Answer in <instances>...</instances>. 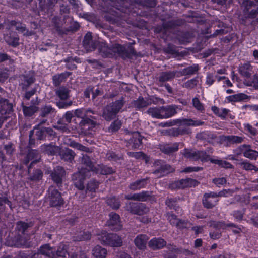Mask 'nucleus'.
<instances>
[{
    "mask_svg": "<svg viewBox=\"0 0 258 258\" xmlns=\"http://www.w3.org/2000/svg\"><path fill=\"white\" fill-rule=\"evenodd\" d=\"M127 3V0H117L115 7L117 11L110 9L105 14V20L117 26L120 25L122 21L135 25L134 18L137 16V12L131 9Z\"/></svg>",
    "mask_w": 258,
    "mask_h": 258,
    "instance_id": "1",
    "label": "nucleus"
},
{
    "mask_svg": "<svg viewBox=\"0 0 258 258\" xmlns=\"http://www.w3.org/2000/svg\"><path fill=\"white\" fill-rule=\"evenodd\" d=\"M98 49L99 53L105 58H112L114 55L117 54L124 59L131 58L132 56L136 55V51L131 43L129 44L127 48L118 43H115L109 47L107 43L101 42L99 43Z\"/></svg>",
    "mask_w": 258,
    "mask_h": 258,
    "instance_id": "2",
    "label": "nucleus"
},
{
    "mask_svg": "<svg viewBox=\"0 0 258 258\" xmlns=\"http://www.w3.org/2000/svg\"><path fill=\"white\" fill-rule=\"evenodd\" d=\"M124 103L125 102L123 97H121L118 100L108 103L103 109L102 117L107 121H110L114 119L123 106Z\"/></svg>",
    "mask_w": 258,
    "mask_h": 258,
    "instance_id": "3",
    "label": "nucleus"
},
{
    "mask_svg": "<svg viewBox=\"0 0 258 258\" xmlns=\"http://www.w3.org/2000/svg\"><path fill=\"white\" fill-rule=\"evenodd\" d=\"M124 103L125 102L123 97H121L118 100L108 103L103 109L102 117L107 121H110L114 119L123 106Z\"/></svg>",
    "mask_w": 258,
    "mask_h": 258,
    "instance_id": "4",
    "label": "nucleus"
},
{
    "mask_svg": "<svg viewBox=\"0 0 258 258\" xmlns=\"http://www.w3.org/2000/svg\"><path fill=\"white\" fill-rule=\"evenodd\" d=\"M98 236V240L104 245L118 247L122 245V238L117 234L108 233L105 230H102Z\"/></svg>",
    "mask_w": 258,
    "mask_h": 258,
    "instance_id": "5",
    "label": "nucleus"
},
{
    "mask_svg": "<svg viewBox=\"0 0 258 258\" xmlns=\"http://www.w3.org/2000/svg\"><path fill=\"white\" fill-rule=\"evenodd\" d=\"M225 190L219 192L209 191L203 195L202 204L204 208L210 209L214 208L219 201L218 198L224 196Z\"/></svg>",
    "mask_w": 258,
    "mask_h": 258,
    "instance_id": "6",
    "label": "nucleus"
},
{
    "mask_svg": "<svg viewBox=\"0 0 258 258\" xmlns=\"http://www.w3.org/2000/svg\"><path fill=\"white\" fill-rule=\"evenodd\" d=\"M39 116L37 119L38 125L45 124L55 113V109L50 104H45L38 107Z\"/></svg>",
    "mask_w": 258,
    "mask_h": 258,
    "instance_id": "7",
    "label": "nucleus"
},
{
    "mask_svg": "<svg viewBox=\"0 0 258 258\" xmlns=\"http://www.w3.org/2000/svg\"><path fill=\"white\" fill-rule=\"evenodd\" d=\"M186 159L197 161L207 162L210 160V155L205 151H195L192 149L185 148L182 153Z\"/></svg>",
    "mask_w": 258,
    "mask_h": 258,
    "instance_id": "8",
    "label": "nucleus"
},
{
    "mask_svg": "<svg viewBox=\"0 0 258 258\" xmlns=\"http://www.w3.org/2000/svg\"><path fill=\"white\" fill-rule=\"evenodd\" d=\"M127 4L131 9H134L137 15L134 18L135 21H139L142 11L137 7V5L146 6L149 8H154L157 5L156 0H127Z\"/></svg>",
    "mask_w": 258,
    "mask_h": 258,
    "instance_id": "9",
    "label": "nucleus"
},
{
    "mask_svg": "<svg viewBox=\"0 0 258 258\" xmlns=\"http://www.w3.org/2000/svg\"><path fill=\"white\" fill-rule=\"evenodd\" d=\"M41 125H37V126L35 127L34 130L35 137L36 138L37 141L41 140H53L55 136V132L51 127H40Z\"/></svg>",
    "mask_w": 258,
    "mask_h": 258,
    "instance_id": "10",
    "label": "nucleus"
},
{
    "mask_svg": "<svg viewBox=\"0 0 258 258\" xmlns=\"http://www.w3.org/2000/svg\"><path fill=\"white\" fill-rule=\"evenodd\" d=\"M89 175L87 168H81L78 172L75 173L72 176V181L75 186L79 190H84V182Z\"/></svg>",
    "mask_w": 258,
    "mask_h": 258,
    "instance_id": "11",
    "label": "nucleus"
},
{
    "mask_svg": "<svg viewBox=\"0 0 258 258\" xmlns=\"http://www.w3.org/2000/svg\"><path fill=\"white\" fill-rule=\"evenodd\" d=\"M13 112V104L9 102V100L5 98L0 99V122L3 123L5 120L10 117Z\"/></svg>",
    "mask_w": 258,
    "mask_h": 258,
    "instance_id": "12",
    "label": "nucleus"
},
{
    "mask_svg": "<svg viewBox=\"0 0 258 258\" xmlns=\"http://www.w3.org/2000/svg\"><path fill=\"white\" fill-rule=\"evenodd\" d=\"M109 219L106 221V225L112 231H118L122 229L123 225L119 215L111 212L109 215Z\"/></svg>",
    "mask_w": 258,
    "mask_h": 258,
    "instance_id": "13",
    "label": "nucleus"
},
{
    "mask_svg": "<svg viewBox=\"0 0 258 258\" xmlns=\"http://www.w3.org/2000/svg\"><path fill=\"white\" fill-rule=\"evenodd\" d=\"M49 190L48 201L50 206L57 208L62 207L64 204V201L61 193L56 189H49Z\"/></svg>",
    "mask_w": 258,
    "mask_h": 258,
    "instance_id": "14",
    "label": "nucleus"
},
{
    "mask_svg": "<svg viewBox=\"0 0 258 258\" xmlns=\"http://www.w3.org/2000/svg\"><path fill=\"white\" fill-rule=\"evenodd\" d=\"M155 166L159 167L155 169L153 173L159 177H163L165 175L172 173L174 171V169L169 164H166L163 160L160 159L156 160L154 163Z\"/></svg>",
    "mask_w": 258,
    "mask_h": 258,
    "instance_id": "15",
    "label": "nucleus"
},
{
    "mask_svg": "<svg viewBox=\"0 0 258 258\" xmlns=\"http://www.w3.org/2000/svg\"><path fill=\"white\" fill-rule=\"evenodd\" d=\"M242 137L235 135H220L218 138V142L225 147H230L232 144L241 143L243 142Z\"/></svg>",
    "mask_w": 258,
    "mask_h": 258,
    "instance_id": "16",
    "label": "nucleus"
},
{
    "mask_svg": "<svg viewBox=\"0 0 258 258\" xmlns=\"http://www.w3.org/2000/svg\"><path fill=\"white\" fill-rule=\"evenodd\" d=\"M126 208L131 213L138 215H143L149 211L145 204L141 203L130 202Z\"/></svg>",
    "mask_w": 258,
    "mask_h": 258,
    "instance_id": "17",
    "label": "nucleus"
},
{
    "mask_svg": "<svg viewBox=\"0 0 258 258\" xmlns=\"http://www.w3.org/2000/svg\"><path fill=\"white\" fill-rule=\"evenodd\" d=\"M197 181L191 178L182 179L175 181L170 185L171 189H184L187 187L196 186Z\"/></svg>",
    "mask_w": 258,
    "mask_h": 258,
    "instance_id": "18",
    "label": "nucleus"
},
{
    "mask_svg": "<svg viewBox=\"0 0 258 258\" xmlns=\"http://www.w3.org/2000/svg\"><path fill=\"white\" fill-rule=\"evenodd\" d=\"M66 175L64 169L60 166L55 167L50 173L52 180L58 187L62 186V179Z\"/></svg>",
    "mask_w": 258,
    "mask_h": 258,
    "instance_id": "19",
    "label": "nucleus"
},
{
    "mask_svg": "<svg viewBox=\"0 0 258 258\" xmlns=\"http://www.w3.org/2000/svg\"><path fill=\"white\" fill-rule=\"evenodd\" d=\"M152 196L151 192L148 190H143L139 193L126 195L125 199L135 200L140 202H146L151 200Z\"/></svg>",
    "mask_w": 258,
    "mask_h": 258,
    "instance_id": "20",
    "label": "nucleus"
},
{
    "mask_svg": "<svg viewBox=\"0 0 258 258\" xmlns=\"http://www.w3.org/2000/svg\"><path fill=\"white\" fill-rule=\"evenodd\" d=\"M179 143L178 142H175L172 145L162 143L158 145V149L162 153L169 155L177 152L179 149Z\"/></svg>",
    "mask_w": 258,
    "mask_h": 258,
    "instance_id": "21",
    "label": "nucleus"
},
{
    "mask_svg": "<svg viewBox=\"0 0 258 258\" xmlns=\"http://www.w3.org/2000/svg\"><path fill=\"white\" fill-rule=\"evenodd\" d=\"M39 152L37 150L30 149L25 159V164H27L32 161L28 167V173H30V169L32 168L34 164H36L39 161Z\"/></svg>",
    "mask_w": 258,
    "mask_h": 258,
    "instance_id": "22",
    "label": "nucleus"
},
{
    "mask_svg": "<svg viewBox=\"0 0 258 258\" xmlns=\"http://www.w3.org/2000/svg\"><path fill=\"white\" fill-rule=\"evenodd\" d=\"M167 242L161 237H154L148 242L149 247L153 250H160L166 246Z\"/></svg>",
    "mask_w": 258,
    "mask_h": 258,
    "instance_id": "23",
    "label": "nucleus"
},
{
    "mask_svg": "<svg viewBox=\"0 0 258 258\" xmlns=\"http://www.w3.org/2000/svg\"><path fill=\"white\" fill-rule=\"evenodd\" d=\"M149 177L138 179L130 183L128 185V188L133 191L138 190L142 188H145L149 183Z\"/></svg>",
    "mask_w": 258,
    "mask_h": 258,
    "instance_id": "24",
    "label": "nucleus"
},
{
    "mask_svg": "<svg viewBox=\"0 0 258 258\" xmlns=\"http://www.w3.org/2000/svg\"><path fill=\"white\" fill-rule=\"evenodd\" d=\"M178 107L176 105H168L162 106V119L168 118L177 114Z\"/></svg>",
    "mask_w": 258,
    "mask_h": 258,
    "instance_id": "25",
    "label": "nucleus"
},
{
    "mask_svg": "<svg viewBox=\"0 0 258 258\" xmlns=\"http://www.w3.org/2000/svg\"><path fill=\"white\" fill-rule=\"evenodd\" d=\"M143 137L139 132H134L132 137L130 139L128 144L134 149H139L142 145Z\"/></svg>",
    "mask_w": 258,
    "mask_h": 258,
    "instance_id": "26",
    "label": "nucleus"
},
{
    "mask_svg": "<svg viewBox=\"0 0 258 258\" xmlns=\"http://www.w3.org/2000/svg\"><path fill=\"white\" fill-rule=\"evenodd\" d=\"M4 39L8 45L16 47L19 45V38L15 32H10L4 36Z\"/></svg>",
    "mask_w": 258,
    "mask_h": 258,
    "instance_id": "27",
    "label": "nucleus"
},
{
    "mask_svg": "<svg viewBox=\"0 0 258 258\" xmlns=\"http://www.w3.org/2000/svg\"><path fill=\"white\" fill-rule=\"evenodd\" d=\"M149 237L146 234H139L134 239L136 246L140 250H144L146 248V244Z\"/></svg>",
    "mask_w": 258,
    "mask_h": 258,
    "instance_id": "28",
    "label": "nucleus"
},
{
    "mask_svg": "<svg viewBox=\"0 0 258 258\" xmlns=\"http://www.w3.org/2000/svg\"><path fill=\"white\" fill-rule=\"evenodd\" d=\"M72 74V73L71 72L65 71L60 74L54 75L52 77L53 85L56 87L59 86L62 82L65 81Z\"/></svg>",
    "mask_w": 258,
    "mask_h": 258,
    "instance_id": "29",
    "label": "nucleus"
},
{
    "mask_svg": "<svg viewBox=\"0 0 258 258\" xmlns=\"http://www.w3.org/2000/svg\"><path fill=\"white\" fill-rule=\"evenodd\" d=\"M91 233L89 231L84 230L77 231L73 236L74 241H82L90 240L91 238Z\"/></svg>",
    "mask_w": 258,
    "mask_h": 258,
    "instance_id": "30",
    "label": "nucleus"
},
{
    "mask_svg": "<svg viewBox=\"0 0 258 258\" xmlns=\"http://www.w3.org/2000/svg\"><path fill=\"white\" fill-rule=\"evenodd\" d=\"M115 172L114 169L111 167L104 165H97L94 168L93 173L101 175H110Z\"/></svg>",
    "mask_w": 258,
    "mask_h": 258,
    "instance_id": "31",
    "label": "nucleus"
},
{
    "mask_svg": "<svg viewBox=\"0 0 258 258\" xmlns=\"http://www.w3.org/2000/svg\"><path fill=\"white\" fill-rule=\"evenodd\" d=\"M152 102H155L153 96H151L149 100H146L142 96H140L134 101V105L136 108L140 109L151 105Z\"/></svg>",
    "mask_w": 258,
    "mask_h": 258,
    "instance_id": "32",
    "label": "nucleus"
},
{
    "mask_svg": "<svg viewBox=\"0 0 258 258\" xmlns=\"http://www.w3.org/2000/svg\"><path fill=\"white\" fill-rule=\"evenodd\" d=\"M176 73V71L162 72L160 73L158 80L160 82L162 83L171 81L175 77Z\"/></svg>",
    "mask_w": 258,
    "mask_h": 258,
    "instance_id": "33",
    "label": "nucleus"
},
{
    "mask_svg": "<svg viewBox=\"0 0 258 258\" xmlns=\"http://www.w3.org/2000/svg\"><path fill=\"white\" fill-rule=\"evenodd\" d=\"M14 60L8 54L0 53V69H4L6 67H13Z\"/></svg>",
    "mask_w": 258,
    "mask_h": 258,
    "instance_id": "34",
    "label": "nucleus"
},
{
    "mask_svg": "<svg viewBox=\"0 0 258 258\" xmlns=\"http://www.w3.org/2000/svg\"><path fill=\"white\" fill-rule=\"evenodd\" d=\"M239 72L242 76L245 77V79H248L251 77L252 66L249 62L244 63L240 66Z\"/></svg>",
    "mask_w": 258,
    "mask_h": 258,
    "instance_id": "35",
    "label": "nucleus"
},
{
    "mask_svg": "<svg viewBox=\"0 0 258 258\" xmlns=\"http://www.w3.org/2000/svg\"><path fill=\"white\" fill-rule=\"evenodd\" d=\"M32 226L31 222L27 223L22 221H19L16 224V230L19 234L24 235L28 229Z\"/></svg>",
    "mask_w": 258,
    "mask_h": 258,
    "instance_id": "36",
    "label": "nucleus"
},
{
    "mask_svg": "<svg viewBox=\"0 0 258 258\" xmlns=\"http://www.w3.org/2000/svg\"><path fill=\"white\" fill-rule=\"evenodd\" d=\"M179 198L178 197L167 198L165 201L166 205L171 210H174L177 213L181 210L178 204Z\"/></svg>",
    "mask_w": 258,
    "mask_h": 258,
    "instance_id": "37",
    "label": "nucleus"
},
{
    "mask_svg": "<svg viewBox=\"0 0 258 258\" xmlns=\"http://www.w3.org/2000/svg\"><path fill=\"white\" fill-rule=\"evenodd\" d=\"M248 98V96L243 93H239L236 94L228 96L226 99L228 102H237L246 100Z\"/></svg>",
    "mask_w": 258,
    "mask_h": 258,
    "instance_id": "38",
    "label": "nucleus"
},
{
    "mask_svg": "<svg viewBox=\"0 0 258 258\" xmlns=\"http://www.w3.org/2000/svg\"><path fill=\"white\" fill-rule=\"evenodd\" d=\"M182 25L181 21L178 20H171L163 22L162 25V27L164 30L166 31L169 29H175L177 26H180Z\"/></svg>",
    "mask_w": 258,
    "mask_h": 258,
    "instance_id": "39",
    "label": "nucleus"
},
{
    "mask_svg": "<svg viewBox=\"0 0 258 258\" xmlns=\"http://www.w3.org/2000/svg\"><path fill=\"white\" fill-rule=\"evenodd\" d=\"M192 37V33L188 31L181 32L177 35V39L181 44L190 42Z\"/></svg>",
    "mask_w": 258,
    "mask_h": 258,
    "instance_id": "40",
    "label": "nucleus"
},
{
    "mask_svg": "<svg viewBox=\"0 0 258 258\" xmlns=\"http://www.w3.org/2000/svg\"><path fill=\"white\" fill-rule=\"evenodd\" d=\"M107 253L106 249L98 245L95 246L92 250V254L95 258H105Z\"/></svg>",
    "mask_w": 258,
    "mask_h": 258,
    "instance_id": "41",
    "label": "nucleus"
},
{
    "mask_svg": "<svg viewBox=\"0 0 258 258\" xmlns=\"http://www.w3.org/2000/svg\"><path fill=\"white\" fill-rule=\"evenodd\" d=\"M95 121L88 117H82L79 123V125L81 130H89L95 126Z\"/></svg>",
    "mask_w": 258,
    "mask_h": 258,
    "instance_id": "42",
    "label": "nucleus"
},
{
    "mask_svg": "<svg viewBox=\"0 0 258 258\" xmlns=\"http://www.w3.org/2000/svg\"><path fill=\"white\" fill-rule=\"evenodd\" d=\"M70 92L68 88L61 86L56 91V95L60 100H67L70 98Z\"/></svg>",
    "mask_w": 258,
    "mask_h": 258,
    "instance_id": "43",
    "label": "nucleus"
},
{
    "mask_svg": "<svg viewBox=\"0 0 258 258\" xmlns=\"http://www.w3.org/2000/svg\"><path fill=\"white\" fill-rule=\"evenodd\" d=\"M22 107L23 109V114L25 116L31 117L35 113L38 111V107L35 105H30L26 106L22 103Z\"/></svg>",
    "mask_w": 258,
    "mask_h": 258,
    "instance_id": "44",
    "label": "nucleus"
},
{
    "mask_svg": "<svg viewBox=\"0 0 258 258\" xmlns=\"http://www.w3.org/2000/svg\"><path fill=\"white\" fill-rule=\"evenodd\" d=\"M81 162L82 164L87 167L86 168L88 170V173H90L91 171L93 172L96 166L93 164L90 157L87 154L83 155L82 157Z\"/></svg>",
    "mask_w": 258,
    "mask_h": 258,
    "instance_id": "45",
    "label": "nucleus"
},
{
    "mask_svg": "<svg viewBox=\"0 0 258 258\" xmlns=\"http://www.w3.org/2000/svg\"><path fill=\"white\" fill-rule=\"evenodd\" d=\"M210 161L212 163L218 165L219 167L225 169H233V165L230 162L221 159H215L210 158Z\"/></svg>",
    "mask_w": 258,
    "mask_h": 258,
    "instance_id": "46",
    "label": "nucleus"
},
{
    "mask_svg": "<svg viewBox=\"0 0 258 258\" xmlns=\"http://www.w3.org/2000/svg\"><path fill=\"white\" fill-rule=\"evenodd\" d=\"M189 133L188 129L182 127H174L170 130L169 134L173 137H178L180 135H187Z\"/></svg>",
    "mask_w": 258,
    "mask_h": 258,
    "instance_id": "47",
    "label": "nucleus"
},
{
    "mask_svg": "<svg viewBox=\"0 0 258 258\" xmlns=\"http://www.w3.org/2000/svg\"><path fill=\"white\" fill-rule=\"evenodd\" d=\"M147 112L148 114L153 118L162 119V106L159 108L150 107Z\"/></svg>",
    "mask_w": 258,
    "mask_h": 258,
    "instance_id": "48",
    "label": "nucleus"
},
{
    "mask_svg": "<svg viewBox=\"0 0 258 258\" xmlns=\"http://www.w3.org/2000/svg\"><path fill=\"white\" fill-rule=\"evenodd\" d=\"M13 70V67H6L4 69H0V83L5 82L9 78L10 72Z\"/></svg>",
    "mask_w": 258,
    "mask_h": 258,
    "instance_id": "49",
    "label": "nucleus"
},
{
    "mask_svg": "<svg viewBox=\"0 0 258 258\" xmlns=\"http://www.w3.org/2000/svg\"><path fill=\"white\" fill-rule=\"evenodd\" d=\"M199 70L198 64H194L192 66H188L182 70L181 73L182 75H192L196 74Z\"/></svg>",
    "mask_w": 258,
    "mask_h": 258,
    "instance_id": "50",
    "label": "nucleus"
},
{
    "mask_svg": "<svg viewBox=\"0 0 258 258\" xmlns=\"http://www.w3.org/2000/svg\"><path fill=\"white\" fill-rule=\"evenodd\" d=\"M107 204L112 209L117 210L120 207V201L118 198L115 196L111 197L107 200Z\"/></svg>",
    "mask_w": 258,
    "mask_h": 258,
    "instance_id": "51",
    "label": "nucleus"
},
{
    "mask_svg": "<svg viewBox=\"0 0 258 258\" xmlns=\"http://www.w3.org/2000/svg\"><path fill=\"white\" fill-rule=\"evenodd\" d=\"M245 83L247 86L258 90V74H254L248 79H245Z\"/></svg>",
    "mask_w": 258,
    "mask_h": 258,
    "instance_id": "52",
    "label": "nucleus"
},
{
    "mask_svg": "<svg viewBox=\"0 0 258 258\" xmlns=\"http://www.w3.org/2000/svg\"><path fill=\"white\" fill-rule=\"evenodd\" d=\"M74 152L69 148H66L64 150L61 152V158L65 161L71 162L75 156Z\"/></svg>",
    "mask_w": 258,
    "mask_h": 258,
    "instance_id": "53",
    "label": "nucleus"
},
{
    "mask_svg": "<svg viewBox=\"0 0 258 258\" xmlns=\"http://www.w3.org/2000/svg\"><path fill=\"white\" fill-rule=\"evenodd\" d=\"M56 255V258H69L67 246L64 244L60 245L57 248Z\"/></svg>",
    "mask_w": 258,
    "mask_h": 258,
    "instance_id": "54",
    "label": "nucleus"
},
{
    "mask_svg": "<svg viewBox=\"0 0 258 258\" xmlns=\"http://www.w3.org/2000/svg\"><path fill=\"white\" fill-rule=\"evenodd\" d=\"M254 2L256 4L252 6L248 11H245L244 7V13L247 14L248 18L251 19L256 18L258 16V1Z\"/></svg>",
    "mask_w": 258,
    "mask_h": 258,
    "instance_id": "55",
    "label": "nucleus"
},
{
    "mask_svg": "<svg viewBox=\"0 0 258 258\" xmlns=\"http://www.w3.org/2000/svg\"><path fill=\"white\" fill-rule=\"evenodd\" d=\"M128 154L130 156L134 157L136 159H142L145 161L146 163H148L149 162V157L143 152H128Z\"/></svg>",
    "mask_w": 258,
    "mask_h": 258,
    "instance_id": "56",
    "label": "nucleus"
},
{
    "mask_svg": "<svg viewBox=\"0 0 258 258\" xmlns=\"http://www.w3.org/2000/svg\"><path fill=\"white\" fill-rule=\"evenodd\" d=\"M40 148L41 150L45 154L54 155L56 153L55 147L51 144H43Z\"/></svg>",
    "mask_w": 258,
    "mask_h": 258,
    "instance_id": "57",
    "label": "nucleus"
},
{
    "mask_svg": "<svg viewBox=\"0 0 258 258\" xmlns=\"http://www.w3.org/2000/svg\"><path fill=\"white\" fill-rule=\"evenodd\" d=\"M99 182L96 180L92 179L87 184L86 192H95L99 187Z\"/></svg>",
    "mask_w": 258,
    "mask_h": 258,
    "instance_id": "58",
    "label": "nucleus"
},
{
    "mask_svg": "<svg viewBox=\"0 0 258 258\" xmlns=\"http://www.w3.org/2000/svg\"><path fill=\"white\" fill-rule=\"evenodd\" d=\"M241 167L246 171H254L255 172L258 171V168L254 164L250 163L247 160L243 161L239 163Z\"/></svg>",
    "mask_w": 258,
    "mask_h": 258,
    "instance_id": "59",
    "label": "nucleus"
},
{
    "mask_svg": "<svg viewBox=\"0 0 258 258\" xmlns=\"http://www.w3.org/2000/svg\"><path fill=\"white\" fill-rule=\"evenodd\" d=\"M244 157L250 160H256L258 157V151L247 148L244 153Z\"/></svg>",
    "mask_w": 258,
    "mask_h": 258,
    "instance_id": "60",
    "label": "nucleus"
},
{
    "mask_svg": "<svg viewBox=\"0 0 258 258\" xmlns=\"http://www.w3.org/2000/svg\"><path fill=\"white\" fill-rule=\"evenodd\" d=\"M14 22L15 23V26L16 30L19 32L23 33L24 35L26 36H31L32 35V33L31 31H29L27 29L24 24L19 22H16L15 21H14ZM12 23H13V22H12Z\"/></svg>",
    "mask_w": 258,
    "mask_h": 258,
    "instance_id": "61",
    "label": "nucleus"
},
{
    "mask_svg": "<svg viewBox=\"0 0 258 258\" xmlns=\"http://www.w3.org/2000/svg\"><path fill=\"white\" fill-rule=\"evenodd\" d=\"M43 172L40 169H36L33 170L32 174L30 175L28 179L30 181H39L43 177Z\"/></svg>",
    "mask_w": 258,
    "mask_h": 258,
    "instance_id": "62",
    "label": "nucleus"
},
{
    "mask_svg": "<svg viewBox=\"0 0 258 258\" xmlns=\"http://www.w3.org/2000/svg\"><path fill=\"white\" fill-rule=\"evenodd\" d=\"M122 126V122L121 120L118 119L114 120L111 122L110 126L108 127V131L110 133H115L121 128Z\"/></svg>",
    "mask_w": 258,
    "mask_h": 258,
    "instance_id": "63",
    "label": "nucleus"
},
{
    "mask_svg": "<svg viewBox=\"0 0 258 258\" xmlns=\"http://www.w3.org/2000/svg\"><path fill=\"white\" fill-rule=\"evenodd\" d=\"M199 83L198 77H196L191 79L187 80L183 84L184 88L192 89L195 88Z\"/></svg>",
    "mask_w": 258,
    "mask_h": 258,
    "instance_id": "64",
    "label": "nucleus"
}]
</instances>
